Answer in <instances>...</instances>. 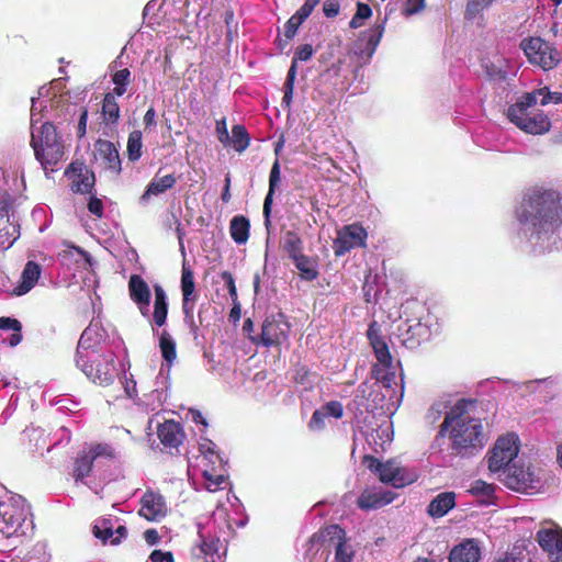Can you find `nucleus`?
I'll list each match as a JSON object with an SVG mask.
<instances>
[{
	"mask_svg": "<svg viewBox=\"0 0 562 562\" xmlns=\"http://www.w3.org/2000/svg\"><path fill=\"white\" fill-rule=\"evenodd\" d=\"M159 348L162 358L170 364L177 357L176 341L167 330L159 333Z\"/></svg>",
	"mask_w": 562,
	"mask_h": 562,
	"instance_id": "nucleus-39",
	"label": "nucleus"
},
{
	"mask_svg": "<svg viewBox=\"0 0 562 562\" xmlns=\"http://www.w3.org/2000/svg\"><path fill=\"white\" fill-rule=\"evenodd\" d=\"M205 479V486L210 492H215L225 482L223 470H216L214 467H204L202 471Z\"/></svg>",
	"mask_w": 562,
	"mask_h": 562,
	"instance_id": "nucleus-38",
	"label": "nucleus"
},
{
	"mask_svg": "<svg viewBox=\"0 0 562 562\" xmlns=\"http://www.w3.org/2000/svg\"><path fill=\"white\" fill-rule=\"evenodd\" d=\"M536 99H538V95H541L542 99L540 101L541 105H547L551 102L553 103H562V93H551L549 91H544V89H539L535 91Z\"/></svg>",
	"mask_w": 562,
	"mask_h": 562,
	"instance_id": "nucleus-51",
	"label": "nucleus"
},
{
	"mask_svg": "<svg viewBox=\"0 0 562 562\" xmlns=\"http://www.w3.org/2000/svg\"><path fill=\"white\" fill-rule=\"evenodd\" d=\"M215 443L205 439L200 443V456L198 457V467L203 471L204 467H214L216 470H223L224 462L221 456L215 451Z\"/></svg>",
	"mask_w": 562,
	"mask_h": 562,
	"instance_id": "nucleus-26",
	"label": "nucleus"
},
{
	"mask_svg": "<svg viewBox=\"0 0 562 562\" xmlns=\"http://www.w3.org/2000/svg\"><path fill=\"white\" fill-rule=\"evenodd\" d=\"M304 21L301 20V18L295 13L293 16H291L289 19V21L285 23L284 25V35L286 38H292L299 26L303 23Z\"/></svg>",
	"mask_w": 562,
	"mask_h": 562,
	"instance_id": "nucleus-52",
	"label": "nucleus"
},
{
	"mask_svg": "<svg viewBox=\"0 0 562 562\" xmlns=\"http://www.w3.org/2000/svg\"><path fill=\"white\" fill-rule=\"evenodd\" d=\"M326 417L340 418L344 414L342 405L337 401L326 403L321 407Z\"/></svg>",
	"mask_w": 562,
	"mask_h": 562,
	"instance_id": "nucleus-49",
	"label": "nucleus"
},
{
	"mask_svg": "<svg viewBox=\"0 0 562 562\" xmlns=\"http://www.w3.org/2000/svg\"><path fill=\"white\" fill-rule=\"evenodd\" d=\"M130 79L131 71L127 68L116 71L112 77V81L114 85H128Z\"/></svg>",
	"mask_w": 562,
	"mask_h": 562,
	"instance_id": "nucleus-63",
	"label": "nucleus"
},
{
	"mask_svg": "<svg viewBox=\"0 0 562 562\" xmlns=\"http://www.w3.org/2000/svg\"><path fill=\"white\" fill-rule=\"evenodd\" d=\"M222 279L225 281L229 296L232 297L233 302L237 301V290L235 285V280L231 272L224 271L221 274Z\"/></svg>",
	"mask_w": 562,
	"mask_h": 562,
	"instance_id": "nucleus-55",
	"label": "nucleus"
},
{
	"mask_svg": "<svg viewBox=\"0 0 562 562\" xmlns=\"http://www.w3.org/2000/svg\"><path fill=\"white\" fill-rule=\"evenodd\" d=\"M386 18L361 32L353 45V52L364 61H369L375 53L385 31Z\"/></svg>",
	"mask_w": 562,
	"mask_h": 562,
	"instance_id": "nucleus-10",
	"label": "nucleus"
},
{
	"mask_svg": "<svg viewBox=\"0 0 562 562\" xmlns=\"http://www.w3.org/2000/svg\"><path fill=\"white\" fill-rule=\"evenodd\" d=\"M102 115L106 123L114 124L120 117V106L112 93H106L102 103Z\"/></svg>",
	"mask_w": 562,
	"mask_h": 562,
	"instance_id": "nucleus-37",
	"label": "nucleus"
},
{
	"mask_svg": "<svg viewBox=\"0 0 562 562\" xmlns=\"http://www.w3.org/2000/svg\"><path fill=\"white\" fill-rule=\"evenodd\" d=\"M37 102L32 98L31 108V146L37 161L47 172L54 170L64 156V145L57 135L55 126L49 122L36 119Z\"/></svg>",
	"mask_w": 562,
	"mask_h": 562,
	"instance_id": "nucleus-3",
	"label": "nucleus"
},
{
	"mask_svg": "<svg viewBox=\"0 0 562 562\" xmlns=\"http://www.w3.org/2000/svg\"><path fill=\"white\" fill-rule=\"evenodd\" d=\"M317 3L318 0H306L304 4L297 10L296 14L301 18V20L305 21Z\"/></svg>",
	"mask_w": 562,
	"mask_h": 562,
	"instance_id": "nucleus-61",
	"label": "nucleus"
},
{
	"mask_svg": "<svg viewBox=\"0 0 562 562\" xmlns=\"http://www.w3.org/2000/svg\"><path fill=\"white\" fill-rule=\"evenodd\" d=\"M284 249L291 259L297 255H302L303 241L295 232H286L284 236Z\"/></svg>",
	"mask_w": 562,
	"mask_h": 562,
	"instance_id": "nucleus-43",
	"label": "nucleus"
},
{
	"mask_svg": "<svg viewBox=\"0 0 562 562\" xmlns=\"http://www.w3.org/2000/svg\"><path fill=\"white\" fill-rule=\"evenodd\" d=\"M425 8V0H406L403 14L406 16L419 13Z\"/></svg>",
	"mask_w": 562,
	"mask_h": 562,
	"instance_id": "nucleus-53",
	"label": "nucleus"
},
{
	"mask_svg": "<svg viewBox=\"0 0 562 562\" xmlns=\"http://www.w3.org/2000/svg\"><path fill=\"white\" fill-rule=\"evenodd\" d=\"M94 175L90 171L79 173L72 181L71 189L78 193H89L94 186Z\"/></svg>",
	"mask_w": 562,
	"mask_h": 562,
	"instance_id": "nucleus-42",
	"label": "nucleus"
},
{
	"mask_svg": "<svg viewBox=\"0 0 562 562\" xmlns=\"http://www.w3.org/2000/svg\"><path fill=\"white\" fill-rule=\"evenodd\" d=\"M295 263L296 269L300 271V274L303 279L307 281L315 280L318 276L315 263L311 258L305 255H297L292 258Z\"/></svg>",
	"mask_w": 562,
	"mask_h": 562,
	"instance_id": "nucleus-36",
	"label": "nucleus"
},
{
	"mask_svg": "<svg viewBox=\"0 0 562 562\" xmlns=\"http://www.w3.org/2000/svg\"><path fill=\"white\" fill-rule=\"evenodd\" d=\"M176 184V178L173 175H167L164 177H155L147 186L143 193L140 201L147 202L153 195H159L171 189Z\"/></svg>",
	"mask_w": 562,
	"mask_h": 562,
	"instance_id": "nucleus-31",
	"label": "nucleus"
},
{
	"mask_svg": "<svg viewBox=\"0 0 562 562\" xmlns=\"http://www.w3.org/2000/svg\"><path fill=\"white\" fill-rule=\"evenodd\" d=\"M42 274V267L35 261H27L21 273V280L13 289L12 293L16 296L29 293L37 283Z\"/></svg>",
	"mask_w": 562,
	"mask_h": 562,
	"instance_id": "nucleus-20",
	"label": "nucleus"
},
{
	"mask_svg": "<svg viewBox=\"0 0 562 562\" xmlns=\"http://www.w3.org/2000/svg\"><path fill=\"white\" fill-rule=\"evenodd\" d=\"M114 457L113 448L106 443H97L89 447L88 450H83L74 464L72 476L75 481L83 482L90 475L94 465H99L103 460H112Z\"/></svg>",
	"mask_w": 562,
	"mask_h": 562,
	"instance_id": "nucleus-8",
	"label": "nucleus"
},
{
	"mask_svg": "<svg viewBox=\"0 0 562 562\" xmlns=\"http://www.w3.org/2000/svg\"><path fill=\"white\" fill-rule=\"evenodd\" d=\"M473 495L491 496L494 493V486L482 480H476L471 484L469 490Z\"/></svg>",
	"mask_w": 562,
	"mask_h": 562,
	"instance_id": "nucleus-47",
	"label": "nucleus"
},
{
	"mask_svg": "<svg viewBox=\"0 0 562 562\" xmlns=\"http://www.w3.org/2000/svg\"><path fill=\"white\" fill-rule=\"evenodd\" d=\"M465 407L467 404L461 401L452 406L439 430V436H447L453 453L459 456L472 454L482 449L486 441L481 420L470 416Z\"/></svg>",
	"mask_w": 562,
	"mask_h": 562,
	"instance_id": "nucleus-2",
	"label": "nucleus"
},
{
	"mask_svg": "<svg viewBox=\"0 0 562 562\" xmlns=\"http://www.w3.org/2000/svg\"><path fill=\"white\" fill-rule=\"evenodd\" d=\"M519 447L520 442L516 434L510 432L499 437L491 451L488 469L492 472H505L517 458Z\"/></svg>",
	"mask_w": 562,
	"mask_h": 562,
	"instance_id": "nucleus-9",
	"label": "nucleus"
},
{
	"mask_svg": "<svg viewBox=\"0 0 562 562\" xmlns=\"http://www.w3.org/2000/svg\"><path fill=\"white\" fill-rule=\"evenodd\" d=\"M505 484L510 490L521 493H528L539 487L540 477L530 468L517 467L512 464L505 472Z\"/></svg>",
	"mask_w": 562,
	"mask_h": 562,
	"instance_id": "nucleus-11",
	"label": "nucleus"
},
{
	"mask_svg": "<svg viewBox=\"0 0 562 562\" xmlns=\"http://www.w3.org/2000/svg\"><path fill=\"white\" fill-rule=\"evenodd\" d=\"M540 548L548 554L551 562L562 561V530L559 528H541L537 532Z\"/></svg>",
	"mask_w": 562,
	"mask_h": 562,
	"instance_id": "nucleus-14",
	"label": "nucleus"
},
{
	"mask_svg": "<svg viewBox=\"0 0 562 562\" xmlns=\"http://www.w3.org/2000/svg\"><path fill=\"white\" fill-rule=\"evenodd\" d=\"M216 133L218 136V140L222 144L227 145L229 143L231 136H229L227 127H226L225 119H222L216 122Z\"/></svg>",
	"mask_w": 562,
	"mask_h": 562,
	"instance_id": "nucleus-59",
	"label": "nucleus"
},
{
	"mask_svg": "<svg viewBox=\"0 0 562 562\" xmlns=\"http://www.w3.org/2000/svg\"><path fill=\"white\" fill-rule=\"evenodd\" d=\"M21 323L15 318L0 317V329L21 331Z\"/></svg>",
	"mask_w": 562,
	"mask_h": 562,
	"instance_id": "nucleus-58",
	"label": "nucleus"
},
{
	"mask_svg": "<svg viewBox=\"0 0 562 562\" xmlns=\"http://www.w3.org/2000/svg\"><path fill=\"white\" fill-rule=\"evenodd\" d=\"M485 71L487 76L492 80H504L507 76L506 71L503 69L501 65H495L493 63L491 64H484Z\"/></svg>",
	"mask_w": 562,
	"mask_h": 562,
	"instance_id": "nucleus-50",
	"label": "nucleus"
},
{
	"mask_svg": "<svg viewBox=\"0 0 562 562\" xmlns=\"http://www.w3.org/2000/svg\"><path fill=\"white\" fill-rule=\"evenodd\" d=\"M106 335L101 322L92 321L83 330L77 347V357L88 352L99 351V346L104 341Z\"/></svg>",
	"mask_w": 562,
	"mask_h": 562,
	"instance_id": "nucleus-16",
	"label": "nucleus"
},
{
	"mask_svg": "<svg viewBox=\"0 0 562 562\" xmlns=\"http://www.w3.org/2000/svg\"><path fill=\"white\" fill-rule=\"evenodd\" d=\"M94 159L103 169L116 175L121 172L119 150L110 140L99 139L94 144Z\"/></svg>",
	"mask_w": 562,
	"mask_h": 562,
	"instance_id": "nucleus-15",
	"label": "nucleus"
},
{
	"mask_svg": "<svg viewBox=\"0 0 562 562\" xmlns=\"http://www.w3.org/2000/svg\"><path fill=\"white\" fill-rule=\"evenodd\" d=\"M368 338L372 345L378 361L382 366L389 368L392 363V357L386 342L379 336L376 323L370 325L368 329Z\"/></svg>",
	"mask_w": 562,
	"mask_h": 562,
	"instance_id": "nucleus-27",
	"label": "nucleus"
},
{
	"mask_svg": "<svg viewBox=\"0 0 562 562\" xmlns=\"http://www.w3.org/2000/svg\"><path fill=\"white\" fill-rule=\"evenodd\" d=\"M88 210L91 214L97 217H102L103 215V203L100 199L95 196H91L88 202Z\"/></svg>",
	"mask_w": 562,
	"mask_h": 562,
	"instance_id": "nucleus-60",
	"label": "nucleus"
},
{
	"mask_svg": "<svg viewBox=\"0 0 562 562\" xmlns=\"http://www.w3.org/2000/svg\"><path fill=\"white\" fill-rule=\"evenodd\" d=\"M394 499V493L381 487L366 488L358 497L357 505L362 510H371L383 507Z\"/></svg>",
	"mask_w": 562,
	"mask_h": 562,
	"instance_id": "nucleus-18",
	"label": "nucleus"
},
{
	"mask_svg": "<svg viewBox=\"0 0 562 562\" xmlns=\"http://www.w3.org/2000/svg\"><path fill=\"white\" fill-rule=\"evenodd\" d=\"M140 505L139 515L148 521H158L166 516V503L158 493L146 492L142 497Z\"/></svg>",
	"mask_w": 562,
	"mask_h": 562,
	"instance_id": "nucleus-17",
	"label": "nucleus"
},
{
	"mask_svg": "<svg viewBox=\"0 0 562 562\" xmlns=\"http://www.w3.org/2000/svg\"><path fill=\"white\" fill-rule=\"evenodd\" d=\"M550 125V120L543 112L533 110L532 114L526 116L522 123L516 126L526 133L538 135L548 132Z\"/></svg>",
	"mask_w": 562,
	"mask_h": 562,
	"instance_id": "nucleus-24",
	"label": "nucleus"
},
{
	"mask_svg": "<svg viewBox=\"0 0 562 562\" xmlns=\"http://www.w3.org/2000/svg\"><path fill=\"white\" fill-rule=\"evenodd\" d=\"M281 182V171L280 164L278 160L272 165L270 177H269V191L263 202V215H265V224L268 227L270 225V213H271V203L272 196L274 194L276 189L279 187Z\"/></svg>",
	"mask_w": 562,
	"mask_h": 562,
	"instance_id": "nucleus-30",
	"label": "nucleus"
},
{
	"mask_svg": "<svg viewBox=\"0 0 562 562\" xmlns=\"http://www.w3.org/2000/svg\"><path fill=\"white\" fill-rule=\"evenodd\" d=\"M168 378L161 372L156 376L155 386L149 394H145V404L150 411L158 409L167 400Z\"/></svg>",
	"mask_w": 562,
	"mask_h": 562,
	"instance_id": "nucleus-25",
	"label": "nucleus"
},
{
	"mask_svg": "<svg viewBox=\"0 0 562 562\" xmlns=\"http://www.w3.org/2000/svg\"><path fill=\"white\" fill-rule=\"evenodd\" d=\"M325 419L326 416L324 415V412L321 408L316 409L312 415V418L308 423V427L312 430H322L325 427Z\"/></svg>",
	"mask_w": 562,
	"mask_h": 562,
	"instance_id": "nucleus-54",
	"label": "nucleus"
},
{
	"mask_svg": "<svg viewBox=\"0 0 562 562\" xmlns=\"http://www.w3.org/2000/svg\"><path fill=\"white\" fill-rule=\"evenodd\" d=\"M238 153L244 151L249 145V135L243 125H234L232 128V137L229 143Z\"/></svg>",
	"mask_w": 562,
	"mask_h": 562,
	"instance_id": "nucleus-40",
	"label": "nucleus"
},
{
	"mask_svg": "<svg viewBox=\"0 0 562 562\" xmlns=\"http://www.w3.org/2000/svg\"><path fill=\"white\" fill-rule=\"evenodd\" d=\"M76 364L91 381L100 385L111 384L116 375L115 356L111 351H93L78 356Z\"/></svg>",
	"mask_w": 562,
	"mask_h": 562,
	"instance_id": "nucleus-4",
	"label": "nucleus"
},
{
	"mask_svg": "<svg viewBox=\"0 0 562 562\" xmlns=\"http://www.w3.org/2000/svg\"><path fill=\"white\" fill-rule=\"evenodd\" d=\"M157 434L161 443L168 447H178L183 439L180 424L173 420H168L159 425Z\"/></svg>",
	"mask_w": 562,
	"mask_h": 562,
	"instance_id": "nucleus-29",
	"label": "nucleus"
},
{
	"mask_svg": "<svg viewBox=\"0 0 562 562\" xmlns=\"http://www.w3.org/2000/svg\"><path fill=\"white\" fill-rule=\"evenodd\" d=\"M520 48L524 50L530 64L539 66L543 70L554 68L560 61L559 52L540 37L522 40Z\"/></svg>",
	"mask_w": 562,
	"mask_h": 562,
	"instance_id": "nucleus-7",
	"label": "nucleus"
},
{
	"mask_svg": "<svg viewBox=\"0 0 562 562\" xmlns=\"http://www.w3.org/2000/svg\"><path fill=\"white\" fill-rule=\"evenodd\" d=\"M142 138H143V136H142L140 131H133L128 135L127 155H128V159L132 161L138 160L142 156V148H143Z\"/></svg>",
	"mask_w": 562,
	"mask_h": 562,
	"instance_id": "nucleus-41",
	"label": "nucleus"
},
{
	"mask_svg": "<svg viewBox=\"0 0 562 562\" xmlns=\"http://www.w3.org/2000/svg\"><path fill=\"white\" fill-rule=\"evenodd\" d=\"M493 1L494 0H469L465 16L470 20L475 19L484 9L490 7Z\"/></svg>",
	"mask_w": 562,
	"mask_h": 562,
	"instance_id": "nucleus-46",
	"label": "nucleus"
},
{
	"mask_svg": "<svg viewBox=\"0 0 562 562\" xmlns=\"http://www.w3.org/2000/svg\"><path fill=\"white\" fill-rule=\"evenodd\" d=\"M199 533L201 539V543L199 546L200 551L206 557H212L216 551L215 542L213 540H206L201 531Z\"/></svg>",
	"mask_w": 562,
	"mask_h": 562,
	"instance_id": "nucleus-57",
	"label": "nucleus"
},
{
	"mask_svg": "<svg viewBox=\"0 0 562 562\" xmlns=\"http://www.w3.org/2000/svg\"><path fill=\"white\" fill-rule=\"evenodd\" d=\"M30 508L21 495H10L0 501V529L11 536L22 527Z\"/></svg>",
	"mask_w": 562,
	"mask_h": 562,
	"instance_id": "nucleus-6",
	"label": "nucleus"
},
{
	"mask_svg": "<svg viewBox=\"0 0 562 562\" xmlns=\"http://www.w3.org/2000/svg\"><path fill=\"white\" fill-rule=\"evenodd\" d=\"M380 382L382 387L385 389V393H383L384 397H389L391 401H393V384H396V374L395 372H387L383 376L380 378Z\"/></svg>",
	"mask_w": 562,
	"mask_h": 562,
	"instance_id": "nucleus-48",
	"label": "nucleus"
},
{
	"mask_svg": "<svg viewBox=\"0 0 562 562\" xmlns=\"http://www.w3.org/2000/svg\"><path fill=\"white\" fill-rule=\"evenodd\" d=\"M132 300L138 305L144 316L148 315L150 291L147 283L139 276H132L128 282Z\"/></svg>",
	"mask_w": 562,
	"mask_h": 562,
	"instance_id": "nucleus-19",
	"label": "nucleus"
},
{
	"mask_svg": "<svg viewBox=\"0 0 562 562\" xmlns=\"http://www.w3.org/2000/svg\"><path fill=\"white\" fill-rule=\"evenodd\" d=\"M456 505V495L445 492L432 499L428 506V514L432 517H442Z\"/></svg>",
	"mask_w": 562,
	"mask_h": 562,
	"instance_id": "nucleus-32",
	"label": "nucleus"
},
{
	"mask_svg": "<svg viewBox=\"0 0 562 562\" xmlns=\"http://www.w3.org/2000/svg\"><path fill=\"white\" fill-rule=\"evenodd\" d=\"M194 289L195 284L193 272L189 267L183 265L181 276V290L183 295L182 308L186 315H190L193 312Z\"/></svg>",
	"mask_w": 562,
	"mask_h": 562,
	"instance_id": "nucleus-28",
	"label": "nucleus"
},
{
	"mask_svg": "<svg viewBox=\"0 0 562 562\" xmlns=\"http://www.w3.org/2000/svg\"><path fill=\"white\" fill-rule=\"evenodd\" d=\"M340 10L339 2L336 0H326L323 4V12L327 18H335Z\"/></svg>",
	"mask_w": 562,
	"mask_h": 562,
	"instance_id": "nucleus-56",
	"label": "nucleus"
},
{
	"mask_svg": "<svg viewBox=\"0 0 562 562\" xmlns=\"http://www.w3.org/2000/svg\"><path fill=\"white\" fill-rule=\"evenodd\" d=\"M371 15H372L371 8L366 3L358 2L357 3V12L352 16V19L349 23V26L351 29H358V27L362 26L363 22L366 20H368Z\"/></svg>",
	"mask_w": 562,
	"mask_h": 562,
	"instance_id": "nucleus-45",
	"label": "nucleus"
},
{
	"mask_svg": "<svg viewBox=\"0 0 562 562\" xmlns=\"http://www.w3.org/2000/svg\"><path fill=\"white\" fill-rule=\"evenodd\" d=\"M537 104L536 93H527L521 97L516 103L510 105L507 110L508 120L515 124L520 125L522 120L532 114L533 106Z\"/></svg>",
	"mask_w": 562,
	"mask_h": 562,
	"instance_id": "nucleus-21",
	"label": "nucleus"
},
{
	"mask_svg": "<svg viewBox=\"0 0 562 562\" xmlns=\"http://www.w3.org/2000/svg\"><path fill=\"white\" fill-rule=\"evenodd\" d=\"M93 535L95 538L106 542L108 540H112L113 532V524L111 519H101L98 520L93 526Z\"/></svg>",
	"mask_w": 562,
	"mask_h": 562,
	"instance_id": "nucleus-44",
	"label": "nucleus"
},
{
	"mask_svg": "<svg viewBox=\"0 0 562 562\" xmlns=\"http://www.w3.org/2000/svg\"><path fill=\"white\" fill-rule=\"evenodd\" d=\"M249 221L245 216H235L231 221L229 232L235 243L241 245L249 237Z\"/></svg>",
	"mask_w": 562,
	"mask_h": 562,
	"instance_id": "nucleus-35",
	"label": "nucleus"
},
{
	"mask_svg": "<svg viewBox=\"0 0 562 562\" xmlns=\"http://www.w3.org/2000/svg\"><path fill=\"white\" fill-rule=\"evenodd\" d=\"M149 559L151 562H173L171 552H162L161 550H154Z\"/></svg>",
	"mask_w": 562,
	"mask_h": 562,
	"instance_id": "nucleus-64",
	"label": "nucleus"
},
{
	"mask_svg": "<svg viewBox=\"0 0 562 562\" xmlns=\"http://www.w3.org/2000/svg\"><path fill=\"white\" fill-rule=\"evenodd\" d=\"M519 237L525 238L535 250L550 251L562 247L558 231L562 224L560 193L553 189L538 187L530 190L517 211Z\"/></svg>",
	"mask_w": 562,
	"mask_h": 562,
	"instance_id": "nucleus-1",
	"label": "nucleus"
},
{
	"mask_svg": "<svg viewBox=\"0 0 562 562\" xmlns=\"http://www.w3.org/2000/svg\"><path fill=\"white\" fill-rule=\"evenodd\" d=\"M480 558V547L473 539H468L456 546L449 555L450 562H479Z\"/></svg>",
	"mask_w": 562,
	"mask_h": 562,
	"instance_id": "nucleus-22",
	"label": "nucleus"
},
{
	"mask_svg": "<svg viewBox=\"0 0 562 562\" xmlns=\"http://www.w3.org/2000/svg\"><path fill=\"white\" fill-rule=\"evenodd\" d=\"M313 56V47L310 44L300 46L295 52L294 60L306 61Z\"/></svg>",
	"mask_w": 562,
	"mask_h": 562,
	"instance_id": "nucleus-62",
	"label": "nucleus"
},
{
	"mask_svg": "<svg viewBox=\"0 0 562 562\" xmlns=\"http://www.w3.org/2000/svg\"><path fill=\"white\" fill-rule=\"evenodd\" d=\"M550 125V120L543 112L533 110L532 114L526 116L522 123L516 126L526 133L538 135L548 132Z\"/></svg>",
	"mask_w": 562,
	"mask_h": 562,
	"instance_id": "nucleus-23",
	"label": "nucleus"
},
{
	"mask_svg": "<svg viewBox=\"0 0 562 562\" xmlns=\"http://www.w3.org/2000/svg\"><path fill=\"white\" fill-rule=\"evenodd\" d=\"M155 303H154V313L153 319L155 325L162 326L166 323L168 315V302L165 290L161 285L155 284Z\"/></svg>",
	"mask_w": 562,
	"mask_h": 562,
	"instance_id": "nucleus-33",
	"label": "nucleus"
},
{
	"mask_svg": "<svg viewBox=\"0 0 562 562\" xmlns=\"http://www.w3.org/2000/svg\"><path fill=\"white\" fill-rule=\"evenodd\" d=\"M328 533L338 538L335 552V562H352L353 551L349 546L346 544L345 540H342L345 536L344 530L338 526H331L328 529Z\"/></svg>",
	"mask_w": 562,
	"mask_h": 562,
	"instance_id": "nucleus-34",
	"label": "nucleus"
},
{
	"mask_svg": "<svg viewBox=\"0 0 562 562\" xmlns=\"http://www.w3.org/2000/svg\"><path fill=\"white\" fill-rule=\"evenodd\" d=\"M366 463L371 472L379 475L382 483L391 484L395 488L404 487L417 480V474L414 471L402 467L394 459L382 462L374 457H367Z\"/></svg>",
	"mask_w": 562,
	"mask_h": 562,
	"instance_id": "nucleus-5",
	"label": "nucleus"
},
{
	"mask_svg": "<svg viewBox=\"0 0 562 562\" xmlns=\"http://www.w3.org/2000/svg\"><path fill=\"white\" fill-rule=\"evenodd\" d=\"M289 324L283 314L268 316L261 328V342L266 347L279 345L288 337Z\"/></svg>",
	"mask_w": 562,
	"mask_h": 562,
	"instance_id": "nucleus-13",
	"label": "nucleus"
},
{
	"mask_svg": "<svg viewBox=\"0 0 562 562\" xmlns=\"http://www.w3.org/2000/svg\"><path fill=\"white\" fill-rule=\"evenodd\" d=\"M367 236L366 229L359 224L344 226L334 240L335 255L339 257L353 248L366 246Z\"/></svg>",
	"mask_w": 562,
	"mask_h": 562,
	"instance_id": "nucleus-12",
	"label": "nucleus"
}]
</instances>
